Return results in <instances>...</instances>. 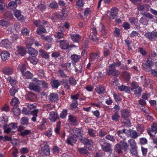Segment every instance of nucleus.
<instances>
[{
  "instance_id": "nucleus-1",
  "label": "nucleus",
  "mask_w": 157,
  "mask_h": 157,
  "mask_svg": "<svg viewBox=\"0 0 157 157\" xmlns=\"http://www.w3.org/2000/svg\"><path fill=\"white\" fill-rule=\"evenodd\" d=\"M7 121V117L6 116H3L2 120L0 121V127L3 126L4 132L6 133H9L11 130L17 128V124L16 123H11L8 125H6Z\"/></svg>"
},
{
  "instance_id": "nucleus-2",
  "label": "nucleus",
  "mask_w": 157,
  "mask_h": 157,
  "mask_svg": "<svg viewBox=\"0 0 157 157\" xmlns=\"http://www.w3.org/2000/svg\"><path fill=\"white\" fill-rule=\"evenodd\" d=\"M131 90L133 91L134 94L137 96H140V95L142 91L141 87L138 86L136 83L133 82L131 84Z\"/></svg>"
},
{
  "instance_id": "nucleus-3",
  "label": "nucleus",
  "mask_w": 157,
  "mask_h": 157,
  "mask_svg": "<svg viewBox=\"0 0 157 157\" xmlns=\"http://www.w3.org/2000/svg\"><path fill=\"white\" fill-rule=\"evenodd\" d=\"M68 82L71 85H75L76 84V81L73 78H70L68 81L66 79H63V82L64 87L67 90L69 89L70 88V86L68 84Z\"/></svg>"
},
{
  "instance_id": "nucleus-4",
  "label": "nucleus",
  "mask_w": 157,
  "mask_h": 157,
  "mask_svg": "<svg viewBox=\"0 0 157 157\" xmlns=\"http://www.w3.org/2000/svg\"><path fill=\"white\" fill-rule=\"evenodd\" d=\"M29 86L30 90L36 92H39L41 90V87L39 84V81L36 83L31 82L29 83Z\"/></svg>"
},
{
  "instance_id": "nucleus-5",
  "label": "nucleus",
  "mask_w": 157,
  "mask_h": 157,
  "mask_svg": "<svg viewBox=\"0 0 157 157\" xmlns=\"http://www.w3.org/2000/svg\"><path fill=\"white\" fill-rule=\"evenodd\" d=\"M71 136H68L66 140L67 143L69 145L73 146V144L75 143L78 139V136L75 135L74 136L71 134Z\"/></svg>"
},
{
  "instance_id": "nucleus-6",
  "label": "nucleus",
  "mask_w": 157,
  "mask_h": 157,
  "mask_svg": "<svg viewBox=\"0 0 157 157\" xmlns=\"http://www.w3.org/2000/svg\"><path fill=\"white\" fill-rule=\"evenodd\" d=\"M71 133L74 135V136H77L78 137V136H81L84 134V132L81 129L75 128L72 129Z\"/></svg>"
},
{
  "instance_id": "nucleus-7",
  "label": "nucleus",
  "mask_w": 157,
  "mask_h": 157,
  "mask_svg": "<svg viewBox=\"0 0 157 157\" xmlns=\"http://www.w3.org/2000/svg\"><path fill=\"white\" fill-rule=\"evenodd\" d=\"M107 74L109 75H112L115 76H118L120 74V72L118 70H115V68L109 67V69L107 71Z\"/></svg>"
},
{
  "instance_id": "nucleus-8",
  "label": "nucleus",
  "mask_w": 157,
  "mask_h": 157,
  "mask_svg": "<svg viewBox=\"0 0 157 157\" xmlns=\"http://www.w3.org/2000/svg\"><path fill=\"white\" fill-rule=\"evenodd\" d=\"M144 36L149 40H152L157 38V32H148L145 33Z\"/></svg>"
},
{
  "instance_id": "nucleus-9",
  "label": "nucleus",
  "mask_w": 157,
  "mask_h": 157,
  "mask_svg": "<svg viewBox=\"0 0 157 157\" xmlns=\"http://www.w3.org/2000/svg\"><path fill=\"white\" fill-rule=\"evenodd\" d=\"M103 150L105 151L109 152L110 154L112 153L113 150L111 148V145L108 143L105 144L104 145L101 144Z\"/></svg>"
},
{
  "instance_id": "nucleus-10",
  "label": "nucleus",
  "mask_w": 157,
  "mask_h": 157,
  "mask_svg": "<svg viewBox=\"0 0 157 157\" xmlns=\"http://www.w3.org/2000/svg\"><path fill=\"white\" fill-rule=\"evenodd\" d=\"M16 48V52H15L16 55L23 56L25 54L26 52L24 48L21 46H17Z\"/></svg>"
},
{
  "instance_id": "nucleus-11",
  "label": "nucleus",
  "mask_w": 157,
  "mask_h": 157,
  "mask_svg": "<svg viewBox=\"0 0 157 157\" xmlns=\"http://www.w3.org/2000/svg\"><path fill=\"white\" fill-rule=\"evenodd\" d=\"M58 118L57 113L53 111H52L50 113L49 118L51 121L52 122H55Z\"/></svg>"
},
{
  "instance_id": "nucleus-12",
  "label": "nucleus",
  "mask_w": 157,
  "mask_h": 157,
  "mask_svg": "<svg viewBox=\"0 0 157 157\" xmlns=\"http://www.w3.org/2000/svg\"><path fill=\"white\" fill-rule=\"evenodd\" d=\"M148 133L150 136H152L156 134L157 132V126L155 124L151 126V129L147 131Z\"/></svg>"
},
{
  "instance_id": "nucleus-13",
  "label": "nucleus",
  "mask_w": 157,
  "mask_h": 157,
  "mask_svg": "<svg viewBox=\"0 0 157 157\" xmlns=\"http://www.w3.org/2000/svg\"><path fill=\"white\" fill-rule=\"evenodd\" d=\"M14 14L15 17L19 20L22 21L25 20V18L21 15V12L19 10H14Z\"/></svg>"
},
{
  "instance_id": "nucleus-14",
  "label": "nucleus",
  "mask_w": 157,
  "mask_h": 157,
  "mask_svg": "<svg viewBox=\"0 0 157 157\" xmlns=\"http://www.w3.org/2000/svg\"><path fill=\"white\" fill-rule=\"evenodd\" d=\"M68 121L73 125H76L77 124V118L72 115H70L68 116Z\"/></svg>"
},
{
  "instance_id": "nucleus-15",
  "label": "nucleus",
  "mask_w": 157,
  "mask_h": 157,
  "mask_svg": "<svg viewBox=\"0 0 157 157\" xmlns=\"http://www.w3.org/2000/svg\"><path fill=\"white\" fill-rule=\"evenodd\" d=\"M118 12V10L116 8H113L110 11V18L113 19L115 18L117 16Z\"/></svg>"
},
{
  "instance_id": "nucleus-16",
  "label": "nucleus",
  "mask_w": 157,
  "mask_h": 157,
  "mask_svg": "<svg viewBox=\"0 0 157 157\" xmlns=\"http://www.w3.org/2000/svg\"><path fill=\"white\" fill-rule=\"evenodd\" d=\"M144 65L146 66L145 68L146 70L149 71L150 70L151 67L153 66V62L151 60L148 59L147 60L146 63L143 64L144 66Z\"/></svg>"
},
{
  "instance_id": "nucleus-17",
  "label": "nucleus",
  "mask_w": 157,
  "mask_h": 157,
  "mask_svg": "<svg viewBox=\"0 0 157 157\" xmlns=\"http://www.w3.org/2000/svg\"><path fill=\"white\" fill-rule=\"evenodd\" d=\"M95 90L97 93L99 94H104L105 92L104 87L101 85L97 86L95 88Z\"/></svg>"
},
{
  "instance_id": "nucleus-18",
  "label": "nucleus",
  "mask_w": 157,
  "mask_h": 157,
  "mask_svg": "<svg viewBox=\"0 0 157 157\" xmlns=\"http://www.w3.org/2000/svg\"><path fill=\"white\" fill-rule=\"evenodd\" d=\"M1 43L2 47L6 49H8L10 47L11 43L8 39H5L2 40Z\"/></svg>"
},
{
  "instance_id": "nucleus-19",
  "label": "nucleus",
  "mask_w": 157,
  "mask_h": 157,
  "mask_svg": "<svg viewBox=\"0 0 157 157\" xmlns=\"http://www.w3.org/2000/svg\"><path fill=\"white\" fill-rule=\"evenodd\" d=\"M2 72L6 75H10L13 72V70L10 67H7L4 68L2 70Z\"/></svg>"
},
{
  "instance_id": "nucleus-20",
  "label": "nucleus",
  "mask_w": 157,
  "mask_h": 157,
  "mask_svg": "<svg viewBox=\"0 0 157 157\" xmlns=\"http://www.w3.org/2000/svg\"><path fill=\"white\" fill-rule=\"evenodd\" d=\"M128 132L129 133L130 136L134 139L136 138L139 135V134L135 130L129 129L128 130Z\"/></svg>"
},
{
  "instance_id": "nucleus-21",
  "label": "nucleus",
  "mask_w": 157,
  "mask_h": 157,
  "mask_svg": "<svg viewBox=\"0 0 157 157\" xmlns=\"http://www.w3.org/2000/svg\"><path fill=\"white\" fill-rule=\"evenodd\" d=\"M2 59L3 61H5L10 57V54L6 51H4L1 54Z\"/></svg>"
},
{
  "instance_id": "nucleus-22",
  "label": "nucleus",
  "mask_w": 157,
  "mask_h": 157,
  "mask_svg": "<svg viewBox=\"0 0 157 157\" xmlns=\"http://www.w3.org/2000/svg\"><path fill=\"white\" fill-rule=\"evenodd\" d=\"M60 47L62 49H66L68 48L69 44L67 42L63 40L60 41Z\"/></svg>"
},
{
  "instance_id": "nucleus-23",
  "label": "nucleus",
  "mask_w": 157,
  "mask_h": 157,
  "mask_svg": "<svg viewBox=\"0 0 157 157\" xmlns=\"http://www.w3.org/2000/svg\"><path fill=\"white\" fill-rule=\"evenodd\" d=\"M118 89L121 91H125L126 92L130 93L131 92L130 88L128 86L121 85L118 87Z\"/></svg>"
},
{
  "instance_id": "nucleus-24",
  "label": "nucleus",
  "mask_w": 157,
  "mask_h": 157,
  "mask_svg": "<svg viewBox=\"0 0 157 157\" xmlns=\"http://www.w3.org/2000/svg\"><path fill=\"white\" fill-rule=\"evenodd\" d=\"M71 36L73 41L74 42H78L81 38L80 36L78 34H72Z\"/></svg>"
},
{
  "instance_id": "nucleus-25",
  "label": "nucleus",
  "mask_w": 157,
  "mask_h": 157,
  "mask_svg": "<svg viewBox=\"0 0 157 157\" xmlns=\"http://www.w3.org/2000/svg\"><path fill=\"white\" fill-rule=\"evenodd\" d=\"M41 151L46 156L49 155L50 154V149L48 146L45 145L42 147Z\"/></svg>"
},
{
  "instance_id": "nucleus-26",
  "label": "nucleus",
  "mask_w": 157,
  "mask_h": 157,
  "mask_svg": "<svg viewBox=\"0 0 157 157\" xmlns=\"http://www.w3.org/2000/svg\"><path fill=\"white\" fill-rule=\"evenodd\" d=\"M28 53L32 56H35L37 54V51L34 48L30 47L29 48Z\"/></svg>"
},
{
  "instance_id": "nucleus-27",
  "label": "nucleus",
  "mask_w": 157,
  "mask_h": 157,
  "mask_svg": "<svg viewBox=\"0 0 157 157\" xmlns=\"http://www.w3.org/2000/svg\"><path fill=\"white\" fill-rule=\"evenodd\" d=\"M63 28H62V29L61 30V32H58L54 34L55 37L58 39H60L63 38L64 36V35L63 33Z\"/></svg>"
},
{
  "instance_id": "nucleus-28",
  "label": "nucleus",
  "mask_w": 157,
  "mask_h": 157,
  "mask_svg": "<svg viewBox=\"0 0 157 157\" xmlns=\"http://www.w3.org/2000/svg\"><path fill=\"white\" fill-rule=\"evenodd\" d=\"M97 29H98L101 32H103L102 35L103 36L105 35L106 34V32L105 30V27L103 25L102 23H100L99 26L97 27Z\"/></svg>"
},
{
  "instance_id": "nucleus-29",
  "label": "nucleus",
  "mask_w": 157,
  "mask_h": 157,
  "mask_svg": "<svg viewBox=\"0 0 157 157\" xmlns=\"http://www.w3.org/2000/svg\"><path fill=\"white\" fill-rule=\"evenodd\" d=\"M49 99L52 101H56L58 99V96L56 93L51 94L50 95Z\"/></svg>"
},
{
  "instance_id": "nucleus-30",
  "label": "nucleus",
  "mask_w": 157,
  "mask_h": 157,
  "mask_svg": "<svg viewBox=\"0 0 157 157\" xmlns=\"http://www.w3.org/2000/svg\"><path fill=\"white\" fill-rule=\"evenodd\" d=\"M122 76L123 78L126 81H128L130 79V75L129 73L127 71L123 72Z\"/></svg>"
},
{
  "instance_id": "nucleus-31",
  "label": "nucleus",
  "mask_w": 157,
  "mask_h": 157,
  "mask_svg": "<svg viewBox=\"0 0 157 157\" xmlns=\"http://www.w3.org/2000/svg\"><path fill=\"white\" fill-rule=\"evenodd\" d=\"M121 115L124 118L128 117L129 116V112L126 109H123L121 111Z\"/></svg>"
},
{
  "instance_id": "nucleus-32",
  "label": "nucleus",
  "mask_w": 157,
  "mask_h": 157,
  "mask_svg": "<svg viewBox=\"0 0 157 157\" xmlns=\"http://www.w3.org/2000/svg\"><path fill=\"white\" fill-rule=\"evenodd\" d=\"M51 84L53 88H57L60 85V83L58 80H53L52 81Z\"/></svg>"
},
{
  "instance_id": "nucleus-33",
  "label": "nucleus",
  "mask_w": 157,
  "mask_h": 157,
  "mask_svg": "<svg viewBox=\"0 0 157 157\" xmlns=\"http://www.w3.org/2000/svg\"><path fill=\"white\" fill-rule=\"evenodd\" d=\"M120 143L121 148L124 151H126L128 147L127 144L123 140L121 141Z\"/></svg>"
},
{
  "instance_id": "nucleus-34",
  "label": "nucleus",
  "mask_w": 157,
  "mask_h": 157,
  "mask_svg": "<svg viewBox=\"0 0 157 157\" xmlns=\"http://www.w3.org/2000/svg\"><path fill=\"white\" fill-rule=\"evenodd\" d=\"M121 147L120 145V143L116 144L115 146V150L116 151L118 154L122 153Z\"/></svg>"
},
{
  "instance_id": "nucleus-35",
  "label": "nucleus",
  "mask_w": 157,
  "mask_h": 157,
  "mask_svg": "<svg viewBox=\"0 0 157 157\" xmlns=\"http://www.w3.org/2000/svg\"><path fill=\"white\" fill-rule=\"evenodd\" d=\"M17 7V5L14 2L11 1L8 4L7 8L10 9H13Z\"/></svg>"
},
{
  "instance_id": "nucleus-36",
  "label": "nucleus",
  "mask_w": 157,
  "mask_h": 157,
  "mask_svg": "<svg viewBox=\"0 0 157 157\" xmlns=\"http://www.w3.org/2000/svg\"><path fill=\"white\" fill-rule=\"evenodd\" d=\"M120 118V116L118 113L116 112L113 115L112 119L113 121L117 122L119 120Z\"/></svg>"
},
{
  "instance_id": "nucleus-37",
  "label": "nucleus",
  "mask_w": 157,
  "mask_h": 157,
  "mask_svg": "<svg viewBox=\"0 0 157 157\" xmlns=\"http://www.w3.org/2000/svg\"><path fill=\"white\" fill-rule=\"evenodd\" d=\"M23 76L25 78L28 79L31 78L33 76L32 74L29 71L24 72L22 74Z\"/></svg>"
},
{
  "instance_id": "nucleus-38",
  "label": "nucleus",
  "mask_w": 157,
  "mask_h": 157,
  "mask_svg": "<svg viewBox=\"0 0 157 157\" xmlns=\"http://www.w3.org/2000/svg\"><path fill=\"white\" fill-rule=\"evenodd\" d=\"M40 54L45 59H47L49 57V55L47 52H45L43 49H40L39 51Z\"/></svg>"
},
{
  "instance_id": "nucleus-39",
  "label": "nucleus",
  "mask_w": 157,
  "mask_h": 157,
  "mask_svg": "<svg viewBox=\"0 0 157 157\" xmlns=\"http://www.w3.org/2000/svg\"><path fill=\"white\" fill-rule=\"evenodd\" d=\"M36 32L39 34L46 32L45 29L43 26H40L37 30Z\"/></svg>"
},
{
  "instance_id": "nucleus-40",
  "label": "nucleus",
  "mask_w": 157,
  "mask_h": 157,
  "mask_svg": "<svg viewBox=\"0 0 157 157\" xmlns=\"http://www.w3.org/2000/svg\"><path fill=\"white\" fill-rule=\"evenodd\" d=\"M139 22L143 25H145L148 24V21L145 17H142L140 20Z\"/></svg>"
},
{
  "instance_id": "nucleus-41",
  "label": "nucleus",
  "mask_w": 157,
  "mask_h": 157,
  "mask_svg": "<svg viewBox=\"0 0 157 157\" xmlns=\"http://www.w3.org/2000/svg\"><path fill=\"white\" fill-rule=\"evenodd\" d=\"M80 58V56L76 54H73L71 56L72 60L75 62H78Z\"/></svg>"
},
{
  "instance_id": "nucleus-42",
  "label": "nucleus",
  "mask_w": 157,
  "mask_h": 157,
  "mask_svg": "<svg viewBox=\"0 0 157 157\" xmlns=\"http://www.w3.org/2000/svg\"><path fill=\"white\" fill-rule=\"evenodd\" d=\"M7 80L10 83L12 86L15 85L16 82V80L10 77H9L7 78Z\"/></svg>"
},
{
  "instance_id": "nucleus-43",
  "label": "nucleus",
  "mask_w": 157,
  "mask_h": 157,
  "mask_svg": "<svg viewBox=\"0 0 157 157\" xmlns=\"http://www.w3.org/2000/svg\"><path fill=\"white\" fill-rule=\"evenodd\" d=\"M39 84L40 86L41 87V88H46L48 86V84L44 82L39 81Z\"/></svg>"
},
{
  "instance_id": "nucleus-44",
  "label": "nucleus",
  "mask_w": 157,
  "mask_h": 157,
  "mask_svg": "<svg viewBox=\"0 0 157 157\" xmlns=\"http://www.w3.org/2000/svg\"><path fill=\"white\" fill-rule=\"evenodd\" d=\"M12 110L14 114L16 116H18L19 115L20 113V110L19 108L15 107L12 109Z\"/></svg>"
},
{
  "instance_id": "nucleus-45",
  "label": "nucleus",
  "mask_w": 157,
  "mask_h": 157,
  "mask_svg": "<svg viewBox=\"0 0 157 157\" xmlns=\"http://www.w3.org/2000/svg\"><path fill=\"white\" fill-rule=\"evenodd\" d=\"M13 17L12 15L10 12H6L4 15V17L9 20L11 19Z\"/></svg>"
},
{
  "instance_id": "nucleus-46",
  "label": "nucleus",
  "mask_w": 157,
  "mask_h": 157,
  "mask_svg": "<svg viewBox=\"0 0 157 157\" xmlns=\"http://www.w3.org/2000/svg\"><path fill=\"white\" fill-rule=\"evenodd\" d=\"M128 143L130 144L131 147H137L136 143L135 140L133 139H130L128 141Z\"/></svg>"
},
{
  "instance_id": "nucleus-47",
  "label": "nucleus",
  "mask_w": 157,
  "mask_h": 157,
  "mask_svg": "<svg viewBox=\"0 0 157 157\" xmlns=\"http://www.w3.org/2000/svg\"><path fill=\"white\" fill-rule=\"evenodd\" d=\"M84 2L82 0H78L76 2V5L79 8H81L83 7Z\"/></svg>"
},
{
  "instance_id": "nucleus-48",
  "label": "nucleus",
  "mask_w": 157,
  "mask_h": 157,
  "mask_svg": "<svg viewBox=\"0 0 157 157\" xmlns=\"http://www.w3.org/2000/svg\"><path fill=\"white\" fill-rule=\"evenodd\" d=\"M18 103L19 101L18 99L16 97H14L12 99L10 104L13 105H16L18 104Z\"/></svg>"
},
{
  "instance_id": "nucleus-49",
  "label": "nucleus",
  "mask_w": 157,
  "mask_h": 157,
  "mask_svg": "<svg viewBox=\"0 0 157 157\" xmlns=\"http://www.w3.org/2000/svg\"><path fill=\"white\" fill-rule=\"evenodd\" d=\"M29 60L31 63L34 65L36 64L38 61L37 59L35 57L29 58Z\"/></svg>"
},
{
  "instance_id": "nucleus-50",
  "label": "nucleus",
  "mask_w": 157,
  "mask_h": 157,
  "mask_svg": "<svg viewBox=\"0 0 157 157\" xmlns=\"http://www.w3.org/2000/svg\"><path fill=\"white\" fill-rule=\"evenodd\" d=\"M126 130H127L125 129H124L122 130H119L117 132V134L119 136L121 137L122 138L125 139L124 137H122V135L125 133ZM128 130H127V131Z\"/></svg>"
},
{
  "instance_id": "nucleus-51",
  "label": "nucleus",
  "mask_w": 157,
  "mask_h": 157,
  "mask_svg": "<svg viewBox=\"0 0 157 157\" xmlns=\"http://www.w3.org/2000/svg\"><path fill=\"white\" fill-rule=\"evenodd\" d=\"M90 58L92 61H94L98 58L99 55L98 54L91 53L90 55Z\"/></svg>"
},
{
  "instance_id": "nucleus-52",
  "label": "nucleus",
  "mask_w": 157,
  "mask_h": 157,
  "mask_svg": "<svg viewBox=\"0 0 157 157\" xmlns=\"http://www.w3.org/2000/svg\"><path fill=\"white\" fill-rule=\"evenodd\" d=\"M18 69L20 70L22 74L24 72V71L26 69L25 66L24 64H21L19 65L18 67Z\"/></svg>"
},
{
  "instance_id": "nucleus-53",
  "label": "nucleus",
  "mask_w": 157,
  "mask_h": 157,
  "mask_svg": "<svg viewBox=\"0 0 157 157\" xmlns=\"http://www.w3.org/2000/svg\"><path fill=\"white\" fill-rule=\"evenodd\" d=\"M29 32V30L26 28L23 29L21 30L22 33L24 36L28 35Z\"/></svg>"
},
{
  "instance_id": "nucleus-54",
  "label": "nucleus",
  "mask_w": 157,
  "mask_h": 157,
  "mask_svg": "<svg viewBox=\"0 0 157 157\" xmlns=\"http://www.w3.org/2000/svg\"><path fill=\"white\" fill-rule=\"evenodd\" d=\"M41 38L44 40L47 41L48 42H51L53 40V39L49 36H45L44 35H42L41 36Z\"/></svg>"
},
{
  "instance_id": "nucleus-55",
  "label": "nucleus",
  "mask_w": 157,
  "mask_h": 157,
  "mask_svg": "<svg viewBox=\"0 0 157 157\" xmlns=\"http://www.w3.org/2000/svg\"><path fill=\"white\" fill-rule=\"evenodd\" d=\"M129 21L132 24L136 25L138 22V20L134 17H131L129 18Z\"/></svg>"
},
{
  "instance_id": "nucleus-56",
  "label": "nucleus",
  "mask_w": 157,
  "mask_h": 157,
  "mask_svg": "<svg viewBox=\"0 0 157 157\" xmlns=\"http://www.w3.org/2000/svg\"><path fill=\"white\" fill-rule=\"evenodd\" d=\"M67 115V110L66 109L63 110L60 114V117L62 118L66 117Z\"/></svg>"
},
{
  "instance_id": "nucleus-57",
  "label": "nucleus",
  "mask_w": 157,
  "mask_h": 157,
  "mask_svg": "<svg viewBox=\"0 0 157 157\" xmlns=\"http://www.w3.org/2000/svg\"><path fill=\"white\" fill-rule=\"evenodd\" d=\"M78 105L77 101H73L72 103L70 105V108L72 109L73 110L77 107Z\"/></svg>"
},
{
  "instance_id": "nucleus-58",
  "label": "nucleus",
  "mask_w": 157,
  "mask_h": 157,
  "mask_svg": "<svg viewBox=\"0 0 157 157\" xmlns=\"http://www.w3.org/2000/svg\"><path fill=\"white\" fill-rule=\"evenodd\" d=\"M124 124V125L125 126H131V123L130 121L128 119H124L122 122Z\"/></svg>"
},
{
  "instance_id": "nucleus-59",
  "label": "nucleus",
  "mask_w": 157,
  "mask_h": 157,
  "mask_svg": "<svg viewBox=\"0 0 157 157\" xmlns=\"http://www.w3.org/2000/svg\"><path fill=\"white\" fill-rule=\"evenodd\" d=\"M9 24L8 22L4 20H0V25L2 26H6Z\"/></svg>"
},
{
  "instance_id": "nucleus-60",
  "label": "nucleus",
  "mask_w": 157,
  "mask_h": 157,
  "mask_svg": "<svg viewBox=\"0 0 157 157\" xmlns=\"http://www.w3.org/2000/svg\"><path fill=\"white\" fill-rule=\"evenodd\" d=\"M61 123L59 122L57 123L56 127L55 129V131L57 134H59V130L60 127Z\"/></svg>"
},
{
  "instance_id": "nucleus-61",
  "label": "nucleus",
  "mask_w": 157,
  "mask_h": 157,
  "mask_svg": "<svg viewBox=\"0 0 157 157\" xmlns=\"http://www.w3.org/2000/svg\"><path fill=\"white\" fill-rule=\"evenodd\" d=\"M21 122L22 124H28V119L27 117H23L21 119Z\"/></svg>"
},
{
  "instance_id": "nucleus-62",
  "label": "nucleus",
  "mask_w": 157,
  "mask_h": 157,
  "mask_svg": "<svg viewBox=\"0 0 157 157\" xmlns=\"http://www.w3.org/2000/svg\"><path fill=\"white\" fill-rule=\"evenodd\" d=\"M58 4L55 2H53L50 4L49 6L52 8H55L58 7Z\"/></svg>"
},
{
  "instance_id": "nucleus-63",
  "label": "nucleus",
  "mask_w": 157,
  "mask_h": 157,
  "mask_svg": "<svg viewBox=\"0 0 157 157\" xmlns=\"http://www.w3.org/2000/svg\"><path fill=\"white\" fill-rule=\"evenodd\" d=\"M31 132L30 130H25L24 132H21L20 134L22 136H25L29 135Z\"/></svg>"
},
{
  "instance_id": "nucleus-64",
  "label": "nucleus",
  "mask_w": 157,
  "mask_h": 157,
  "mask_svg": "<svg viewBox=\"0 0 157 157\" xmlns=\"http://www.w3.org/2000/svg\"><path fill=\"white\" fill-rule=\"evenodd\" d=\"M120 30L119 29L117 28H115L114 31V35L116 37H119L120 35Z\"/></svg>"
}]
</instances>
